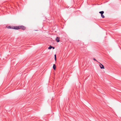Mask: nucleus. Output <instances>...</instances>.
I'll use <instances>...</instances> for the list:
<instances>
[{"instance_id": "f257e3e1", "label": "nucleus", "mask_w": 121, "mask_h": 121, "mask_svg": "<svg viewBox=\"0 0 121 121\" xmlns=\"http://www.w3.org/2000/svg\"><path fill=\"white\" fill-rule=\"evenodd\" d=\"M15 28L14 27V28L16 30H18L19 29H21L22 30H24L26 29V27L23 26H15Z\"/></svg>"}, {"instance_id": "f03ea898", "label": "nucleus", "mask_w": 121, "mask_h": 121, "mask_svg": "<svg viewBox=\"0 0 121 121\" xmlns=\"http://www.w3.org/2000/svg\"><path fill=\"white\" fill-rule=\"evenodd\" d=\"M15 26H6V27L8 29H15L14 28H15L16 27Z\"/></svg>"}, {"instance_id": "7ed1b4c3", "label": "nucleus", "mask_w": 121, "mask_h": 121, "mask_svg": "<svg viewBox=\"0 0 121 121\" xmlns=\"http://www.w3.org/2000/svg\"><path fill=\"white\" fill-rule=\"evenodd\" d=\"M100 64L99 65V66L100 67V68L101 69H104V66L102 65L101 63H100V62H98Z\"/></svg>"}, {"instance_id": "20e7f679", "label": "nucleus", "mask_w": 121, "mask_h": 121, "mask_svg": "<svg viewBox=\"0 0 121 121\" xmlns=\"http://www.w3.org/2000/svg\"><path fill=\"white\" fill-rule=\"evenodd\" d=\"M60 38L58 37H57L56 39V40L57 42H59L60 41Z\"/></svg>"}, {"instance_id": "39448f33", "label": "nucleus", "mask_w": 121, "mask_h": 121, "mask_svg": "<svg viewBox=\"0 0 121 121\" xmlns=\"http://www.w3.org/2000/svg\"><path fill=\"white\" fill-rule=\"evenodd\" d=\"M53 69L54 70H55L56 68V66L55 64H53Z\"/></svg>"}, {"instance_id": "423d86ee", "label": "nucleus", "mask_w": 121, "mask_h": 121, "mask_svg": "<svg viewBox=\"0 0 121 121\" xmlns=\"http://www.w3.org/2000/svg\"><path fill=\"white\" fill-rule=\"evenodd\" d=\"M99 13L101 14V15L103 14L104 13V11H100L99 12Z\"/></svg>"}, {"instance_id": "0eeeda50", "label": "nucleus", "mask_w": 121, "mask_h": 121, "mask_svg": "<svg viewBox=\"0 0 121 121\" xmlns=\"http://www.w3.org/2000/svg\"><path fill=\"white\" fill-rule=\"evenodd\" d=\"M52 48V47L50 45L49 47L48 48L49 49H51Z\"/></svg>"}, {"instance_id": "6e6552de", "label": "nucleus", "mask_w": 121, "mask_h": 121, "mask_svg": "<svg viewBox=\"0 0 121 121\" xmlns=\"http://www.w3.org/2000/svg\"><path fill=\"white\" fill-rule=\"evenodd\" d=\"M54 58L55 61H56V54L55 55H54Z\"/></svg>"}, {"instance_id": "1a4fd4ad", "label": "nucleus", "mask_w": 121, "mask_h": 121, "mask_svg": "<svg viewBox=\"0 0 121 121\" xmlns=\"http://www.w3.org/2000/svg\"><path fill=\"white\" fill-rule=\"evenodd\" d=\"M101 16L103 18H104L105 17L104 16V15L103 14L102 15H101Z\"/></svg>"}, {"instance_id": "9d476101", "label": "nucleus", "mask_w": 121, "mask_h": 121, "mask_svg": "<svg viewBox=\"0 0 121 121\" xmlns=\"http://www.w3.org/2000/svg\"><path fill=\"white\" fill-rule=\"evenodd\" d=\"M93 60H95V61H97H97V60H96L95 58H94L93 59Z\"/></svg>"}, {"instance_id": "9b49d317", "label": "nucleus", "mask_w": 121, "mask_h": 121, "mask_svg": "<svg viewBox=\"0 0 121 121\" xmlns=\"http://www.w3.org/2000/svg\"><path fill=\"white\" fill-rule=\"evenodd\" d=\"M52 48H53V49H55V48L54 47H52Z\"/></svg>"}]
</instances>
